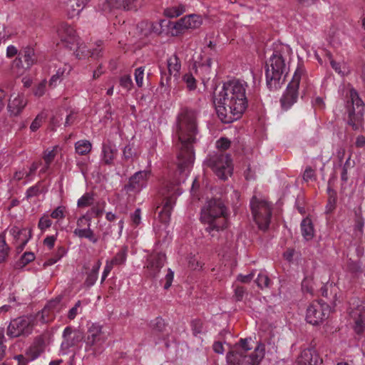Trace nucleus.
I'll return each instance as SVG.
<instances>
[{
	"label": "nucleus",
	"instance_id": "nucleus-1",
	"mask_svg": "<svg viewBox=\"0 0 365 365\" xmlns=\"http://www.w3.org/2000/svg\"><path fill=\"white\" fill-rule=\"evenodd\" d=\"M197 117V112L188 108H182L178 115L176 135L180 143L178 169L180 179L167 185L163 192L165 200L158 218L165 227L170 221L177 197L182 193L179 185L186 180L194 163L192 144L198 135Z\"/></svg>",
	"mask_w": 365,
	"mask_h": 365
},
{
	"label": "nucleus",
	"instance_id": "nucleus-2",
	"mask_svg": "<svg viewBox=\"0 0 365 365\" xmlns=\"http://www.w3.org/2000/svg\"><path fill=\"white\" fill-rule=\"evenodd\" d=\"M249 85L243 79L225 82L215 96L214 103L218 118L224 123L239 119L248 106Z\"/></svg>",
	"mask_w": 365,
	"mask_h": 365
},
{
	"label": "nucleus",
	"instance_id": "nucleus-3",
	"mask_svg": "<svg viewBox=\"0 0 365 365\" xmlns=\"http://www.w3.org/2000/svg\"><path fill=\"white\" fill-rule=\"evenodd\" d=\"M291 48L285 44L276 45L274 50L266 63V83L270 90H276L282 86L288 72L285 63L284 54H289Z\"/></svg>",
	"mask_w": 365,
	"mask_h": 365
},
{
	"label": "nucleus",
	"instance_id": "nucleus-4",
	"mask_svg": "<svg viewBox=\"0 0 365 365\" xmlns=\"http://www.w3.org/2000/svg\"><path fill=\"white\" fill-rule=\"evenodd\" d=\"M200 221L212 237L215 236V232L226 229L228 227V217L223 202L217 199L207 200L201 209Z\"/></svg>",
	"mask_w": 365,
	"mask_h": 365
},
{
	"label": "nucleus",
	"instance_id": "nucleus-5",
	"mask_svg": "<svg viewBox=\"0 0 365 365\" xmlns=\"http://www.w3.org/2000/svg\"><path fill=\"white\" fill-rule=\"evenodd\" d=\"M346 109L348 113V124L354 130H360L363 127L365 106L358 93L349 86L346 88Z\"/></svg>",
	"mask_w": 365,
	"mask_h": 365
},
{
	"label": "nucleus",
	"instance_id": "nucleus-6",
	"mask_svg": "<svg viewBox=\"0 0 365 365\" xmlns=\"http://www.w3.org/2000/svg\"><path fill=\"white\" fill-rule=\"evenodd\" d=\"M304 66L302 63H299L291 82L288 84L286 91L280 99L281 106L284 110H288L297 102L299 83L304 76Z\"/></svg>",
	"mask_w": 365,
	"mask_h": 365
},
{
	"label": "nucleus",
	"instance_id": "nucleus-7",
	"mask_svg": "<svg viewBox=\"0 0 365 365\" xmlns=\"http://www.w3.org/2000/svg\"><path fill=\"white\" fill-rule=\"evenodd\" d=\"M253 218L258 227L266 230L270 222L272 208L270 204L264 200L254 196L250 201Z\"/></svg>",
	"mask_w": 365,
	"mask_h": 365
},
{
	"label": "nucleus",
	"instance_id": "nucleus-8",
	"mask_svg": "<svg viewBox=\"0 0 365 365\" xmlns=\"http://www.w3.org/2000/svg\"><path fill=\"white\" fill-rule=\"evenodd\" d=\"M202 24L201 16L197 14L186 15L176 21H168V33L171 36H178L189 29H196Z\"/></svg>",
	"mask_w": 365,
	"mask_h": 365
},
{
	"label": "nucleus",
	"instance_id": "nucleus-9",
	"mask_svg": "<svg viewBox=\"0 0 365 365\" xmlns=\"http://www.w3.org/2000/svg\"><path fill=\"white\" fill-rule=\"evenodd\" d=\"M264 345L259 344L250 354L243 351L229 352L227 355L228 361L236 363L237 365H259L264 357Z\"/></svg>",
	"mask_w": 365,
	"mask_h": 365
},
{
	"label": "nucleus",
	"instance_id": "nucleus-10",
	"mask_svg": "<svg viewBox=\"0 0 365 365\" xmlns=\"http://www.w3.org/2000/svg\"><path fill=\"white\" fill-rule=\"evenodd\" d=\"M209 165L215 175L222 180H226L232 173V163L228 155H215L209 159Z\"/></svg>",
	"mask_w": 365,
	"mask_h": 365
},
{
	"label": "nucleus",
	"instance_id": "nucleus-11",
	"mask_svg": "<svg viewBox=\"0 0 365 365\" xmlns=\"http://www.w3.org/2000/svg\"><path fill=\"white\" fill-rule=\"evenodd\" d=\"M349 315L353 321L356 333L361 334L365 330V300L354 298L350 302Z\"/></svg>",
	"mask_w": 365,
	"mask_h": 365
},
{
	"label": "nucleus",
	"instance_id": "nucleus-12",
	"mask_svg": "<svg viewBox=\"0 0 365 365\" xmlns=\"http://www.w3.org/2000/svg\"><path fill=\"white\" fill-rule=\"evenodd\" d=\"M331 312L330 307L322 301L313 302L307 309L306 320L309 324L317 325L327 319Z\"/></svg>",
	"mask_w": 365,
	"mask_h": 365
},
{
	"label": "nucleus",
	"instance_id": "nucleus-13",
	"mask_svg": "<svg viewBox=\"0 0 365 365\" xmlns=\"http://www.w3.org/2000/svg\"><path fill=\"white\" fill-rule=\"evenodd\" d=\"M86 344L93 347L95 353L100 352L101 346L108 339V334L103 330V326L98 323H92L88 327Z\"/></svg>",
	"mask_w": 365,
	"mask_h": 365
},
{
	"label": "nucleus",
	"instance_id": "nucleus-14",
	"mask_svg": "<svg viewBox=\"0 0 365 365\" xmlns=\"http://www.w3.org/2000/svg\"><path fill=\"white\" fill-rule=\"evenodd\" d=\"M63 341L61 344V351L63 354H67L71 349H74L81 343L83 335V333L71 327H66L63 331Z\"/></svg>",
	"mask_w": 365,
	"mask_h": 365
},
{
	"label": "nucleus",
	"instance_id": "nucleus-15",
	"mask_svg": "<svg viewBox=\"0 0 365 365\" xmlns=\"http://www.w3.org/2000/svg\"><path fill=\"white\" fill-rule=\"evenodd\" d=\"M151 175V170L146 169L135 173L129 179L128 184L125 186L128 192H140L148 185V180Z\"/></svg>",
	"mask_w": 365,
	"mask_h": 365
},
{
	"label": "nucleus",
	"instance_id": "nucleus-16",
	"mask_svg": "<svg viewBox=\"0 0 365 365\" xmlns=\"http://www.w3.org/2000/svg\"><path fill=\"white\" fill-rule=\"evenodd\" d=\"M31 329V319L27 317H21L10 322L7 328V334L11 337H18L29 334Z\"/></svg>",
	"mask_w": 365,
	"mask_h": 365
},
{
	"label": "nucleus",
	"instance_id": "nucleus-17",
	"mask_svg": "<svg viewBox=\"0 0 365 365\" xmlns=\"http://www.w3.org/2000/svg\"><path fill=\"white\" fill-rule=\"evenodd\" d=\"M50 70L53 69L55 74H53L49 81V86L55 87L61 80L68 76L72 70L70 64L62 62L58 59H53L48 63Z\"/></svg>",
	"mask_w": 365,
	"mask_h": 365
},
{
	"label": "nucleus",
	"instance_id": "nucleus-18",
	"mask_svg": "<svg viewBox=\"0 0 365 365\" xmlns=\"http://www.w3.org/2000/svg\"><path fill=\"white\" fill-rule=\"evenodd\" d=\"M10 235L13 237L14 244L18 252H21L31 238V230L26 227L13 226L9 229Z\"/></svg>",
	"mask_w": 365,
	"mask_h": 365
},
{
	"label": "nucleus",
	"instance_id": "nucleus-19",
	"mask_svg": "<svg viewBox=\"0 0 365 365\" xmlns=\"http://www.w3.org/2000/svg\"><path fill=\"white\" fill-rule=\"evenodd\" d=\"M28 103V100L23 93H14L9 99L7 110L11 116L19 115Z\"/></svg>",
	"mask_w": 365,
	"mask_h": 365
},
{
	"label": "nucleus",
	"instance_id": "nucleus-20",
	"mask_svg": "<svg viewBox=\"0 0 365 365\" xmlns=\"http://www.w3.org/2000/svg\"><path fill=\"white\" fill-rule=\"evenodd\" d=\"M23 58L24 64L22 63V59L21 58H16L14 61V65L18 68L17 73L19 75H23L36 62L34 48L31 47L25 48Z\"/></svg>",
	"mask_w": 365,
	"mask_h": 365
},
{
	"label": "nucleus",
	"instance_id": "nucleus-21",
	"mask_svg": "<svg viewBox=\"0 0 365 365\" xmlns=\"http://www.w3.org/2000/svg\"><path fill=\"white\" fill-rule=\"evenodd\" d=\"M58 34L65 46L74 48L75 44H78V38L76 35L75 29L67 24L61 25L58 30Z\"/></svg>",
	"mask_w": 365,
	"mask_h": 365
},
{
	"label": "nucleus",
	"instance_id": "nucleus-22",
	"mask_svg": "<svg viewBox=\"0 0 365 365\" xmlns=\"http://www.w3.org/2000/svg\"><path fill=\"white\" fill-rule=\"evenodd\" d=\"M322 359L314 348H308L302 351L296 361L295 365H319Z\"/></svg>",
	"mask_w": 365,
	"mask_h": 365
},
{
	"label": "nucleus",
	"instance_id": "nucleus-23",
	"mask_svg": "<svg viewBox=\"0 0 365 365\" xmlns=\"http://www.w3.org/2000/svg\"><path fill=\"white\" fill-rule=\"evenodd\" d=\"M137 0H104L102 10L105 12L110 11L113 9H124L127 10L135 7Z\"/></svg>",
	"mask_w": 365,
	"mask_h": 365
},
{
	"label": "nucleus",
	"instance_id": "nucleus-24",
	"mask_svg": "<svg viewBox=\"0 0 365 365\" xmlns=\"http://www.w3.org/2000/svg\"><path fill=\"white\" fill-rule=\"evenodd\" d=\"M165 260L166 257L165 254L161 252L155 253L150 257L147 267L150 271V273L155 276L164 266Z\"/></svg>",
	"mask_w": 365,
	"mask_h": 365
},
{
	"label": "nucleus",
	"instance_id": "nucleus-25",
	"mask_svg": "<svg viewBox=\"0 0 365 365\" xmlns=\"http://www.w3.org/2000/svg\"><path fill=\"white\" fill-rule=\"evenodd\" d=\"M118 153V150L110 143H103L101 153V161L106 165H112Z\"/></svg>",
	"mask_w": 365,
	"mask_h": 365
},
{
	"label": "nucleus",
	"instance_id": "nucleus-26",
	"mask_svg": "<svg viewBox=\"0 0 365 365\" xmlns=\"http://www.w3.org/2000/svg\"><path fill=\"white\" fill-rule=\"evenodd\" d=\"M91 0H68L66 10L71 18L79 15Z\"/></svg>",
	"mask_w": 365,
	"mask_h": 365
},
{
	"label": "nucleus",
	"instance_id": "nucleus-27",
	"mask_svg": "<svg viewBox=\"0 0 365 365\" xmlns=\"http://www.w3.org/2000/svg\"><path fill=\"white\" fill-rule=\"evenodd\" d=\"M73 49L74 50L76 57L78 59L86 58L89 56L96 58L101 51V49H96L91 53L87 49V46L83 43H81L80 41H78V44H75L74 48Z\"/></svg>",
	"mask_w": 365,
	"mask_h": 365
},
{
	"label": "nucleus",
	"instance_id": "nucleus-28",
	"mask_svg": "<svg viewBox=\"0 0 365 365\" xmlns=\"http://www.w3.org/2000/svg\"><path fill=\"white\" fill-rule=\"evenodd\" d=\"M167 64L169 74L178 80L181 70V62L178 56L176 54L170 56L167 61Z\"/></svg>",
	"mask_w": 365,
	"mask_h": 365
},
{
	"label": "nucleus",
	"instance_id": "nucleus-29",
	"mask_svg": "<svg viewBox=\"0 0 365 365\" xmlns=\"http://www.w3.org/2000/svg\"><path fill=\"white\" fill-rule=\"evenodd\" d=\"M101 266L100 260L97 261L96 263L93 266L91 270L88 272L84 284L87 287H91L93 286L98 279V272Z\"/></svg>",
	"mask_w": 365,
	"mask_h": 365
},
{
	"label": "nucleus",
	"instance_id": "nucleus-30",
	"mask_svg": "<svg viewBox=\"0 0 365 365\" xmlns=\"http://www.w3.org/2000/svg\"><path fill=\"white\" fill-rule=\"evenodd\" d=\"M73 234L80 238L88 239L93 244L98 242L97 237L90 227H87L86 228L76 227L73 231Z\"/></svg>",
	"mask_w": 365,
	"mask_h": 365
},
{
	"label": "nucleus",
	"instance_id": "nucleus-31",
	"mask_svg": "<svg viewBox=\"0 0 365 365\" xmlns=\"http://www.w3.org/2000/svg\"><path fill=\"white\" fill-rule=\"evenodd\" d=\"M301 231L303 237L306 240H310L313 238L314 230L312 220L309 218H305L302 221Z\"/></svg>",
	"mask_w": 365,
	"mask_h": 365
},
{
	"label": "nucleus",
	"instance_id": "nucleus-32",
	"mask_svg": "<svg viewBox=\"0 0 365 365\" xmlns=\"http://www.w3.org/2000/svg\"><path fill=\"white\" fill-rule=\"evenodd\" d=\"M128 257L127 247H123L111 259H108V262L114 266L124 265L126 262Z\"/></svg>",
	"mask_w": 365,
	"mask_h": 365
},
{
	"label": "nucleus",
	"instance_id": "nucleus-33",
	"mask_svg": "<svg viewBox=\"0 0 365 365\" xmlns=\"http://www.w3.org/2000/svg\"><path fill=\"white\" fill-rule=\"evenodd\" d=\"M185 6L182 4L170 6L165 8L163 14L168 18H177L185 12Z\"/></svg>",
	"mask_w": 365,
	"mask_h": 365
},
{
	"label": "nucleus",
	"instance_id": "nucleus-34",
	"mask_svg": "<svg viewBox=\"0 0 365 365\" xmlns=\"http://www.w3.org/2000/svg\"><path fill=\"white\" fill-rule=\"evenodd\" d=\"M92 150V143L87 140H80L75 143V151L80 155H86Z\"/></svg>",
	"mask_w": 365,
	"mask_h": 365
},
{
	"label": "nucleus",
	"instance_id": "nucleus-35",
	"mask_svg": "<svg viewBox=\"0 0 365 365\" xmlns=\"http://www.w3.org/2000/svg\"><path fill=\"white\" fill-rule=\"evenodd\" d=\"M212 61L210 58H207L202 63L196 65V71L201 73L203 75V78H209V75L211 72Z\"/></svg>",
	"mask_w": 365,
	"mask_h": 365
},
{
	"label": "nucleus",
	"instance_id": "nucleus-36",
	"mask_svg": "<svg viewBox=\"0 0 365 365\" xmlns=\"http://www.w3.org/2000/svg\"><path fill=\"white\" fill-rule=\"evenodd\" d=\"M327 55L330 60V63L331 67L334 69V71L338 73L341 76L346 75L349 73V68L345 63H336L334 61L331 55L329 52L327 53Z\"/></svg>",
	"mask_w": 365,
	"mask_h": 365
},
{
	"label": "nucleus",
	"instance_id": "nucleus-37",
	"mask_svg": "<svg viewBox=\"0 0 365 365\" xmlns=\"http://www.w3.org/2000/svg\"><path fill=\"white\" fill-rule=\"evenodd\" d=\"M9 250L10 248L6 242V235L1 232L0 233V263L6 259Z\"/></svg>",
	"mask_w": 365,
	"mask_h": 365
},
{
	"label": "nucleus",
	"instance_id": "nucleus-38",
	"mask_svg": "<svg viewBox=\"0 0 365 365\" xmlns=\"http://www.w3.org/2000/svg\"><path fill=\"white\" fill-rule=\"evenodd\" d=\"M58 150V146H54L51 149H46L43 154V160L46 163L45 168L41 171L45 172L49 167L51 163L56 157Z\"/></svg>",
	"mask_w": 365,
	"mask_h": 365
},
{
	"label": "nucleus",
	"instance_id": "nucleus-39",
	"mask_svg": "<svg viewBox=\"0 0 365 365\" xmlns=\"http://www.w3.org/2000/svg\"><path fill=\"white\" fill-rule=\"evenodd\" d=\"M47 114L45 112H41L38 113L34 120L32 121L30 125V130L31 132H36L46 120Z\"/></svg>",
	"mask_w": 365,
	"mask_h": 365
},
{
	"label": "nucleus",
	"instance_id": "nucleus-40",
	"mask_svg": "<svg viewBox=\"0 0 365 365\" xmlns=\"http://www.w3.org/2000/svg\"><path fill=\"white\" fill-rule=\"evenodd\" d=\"M354 165V162L351 161V156H349V158L346 159V162L344 163V165L341 168V180L346 182H347L349 179L348 175V171L351 169Z\"/></svg>",
	"mask_w": 365,
	"mask_h": 365
},
{
	"label": "nucleus",
	"instance_id": "nucleus-41",
	"mask_svg": "<svg viewBox=\"0 0 365 365\" xmlns=\"http://www.w3.org/2000/svg\"><path fill=\"white\" fill-rule=\"evenodd\" d=\"M35 259V255L31 252H26L21 257L19 262L16 263L17 268H23L29 263L31 262Z\"/></svg>",
	"mask_w": 365,
	"mask_h": 365
},
{
	"label": "nucleus",
	"instance_id": "nucleus-42",
	"mask_svg": "<svg viewBox=\"0 0 365 365\" xmlns=\"http://www.w3.org/2000/svg\"><path fill=\"white\" fill-rule=\"evenodd\" d=\"M364 225V220L361 215V213L356 212L355 222H354V233L356 236L361 235L363 233V228Z\"/></svg>",
	"mask_w": 365,
	"mask_h": 365
},
{
	"label": "nucleus",
	"instance_id": "nucleus-43",
	"mask_svg": "<svg viewBox=\"0 0 365 365\" xmlns=\"http://www.w3.org/2000/svg\"><path fill=\"white\" fill-rule=\"evenodd\" d=\"M93 194L86 192L78 200L77 205L79 207H86L91 205L93 202Z\"/></svg>",
	"mask_w": 365,
	"mask_h": 365
},
{
	"label": "nucleus",
	"instance_id": "nucleus-44",
	"mask_svg": "<svg viewBox=\"0 0 365 365\" xmlns=\"http://www.w3.org/2000/svg\"><path fill=\"white\" fill-rule=\"evenodd\" d=\"M270 279L265 272H260L257 277L256 283L257 286L261 288H266L269 284Z\"/></svg>",
	"mask_w": 365,
	"mask_h": 365
},
{
	"label": "nucleus",
	"instance_id": "nucleus-45",
	"mask_svg": "<svg viewBox=\"0 0 365 365\" xmlns=\"http://www.w3.org/2000/svg\"><path fill=\"white\" fill-rule=\"evenodd\" d=\"M182 81L186 83L187 88L189 91H193L196 88V80L192 73H187L184 74L182 76Z\"/></svg>",
	"mask_w": 365,
	"mask_h": 365
},
{
	"label": "nucleus",
	"instance_id": "nucleus-46",
	"mask_svg": "<svg viewBox=\"0 0 365 365\" xmlns=\"http://www.w3.org/2000/svg\"><path fill=\"white\" fill-rule=\"evenodd\" d=\"M82 312L81 302L77 301L73 307L68 312L67 317L70 319H74L76 316Z\"/></svg>",
	"mask_w": 365,
	"mask_h": 365
},
{
	"label": "nucleus",
	"instance_id": "nucleus-47",
	"mask_svg": "<svg viewBox=\"0 0 365 365\" xmlns=\"http://www.w3.org/2000/svg\"><path fill=\"white\" fill-rule=\"evenodd\" d=\"M168 21L165 20H160L158 22L150 23V31L152 33L160 34L162 33V28L163 26L167 27Z\"/></svg>",
	"mask_w": 365,
	"mask_h": 365
},
{
	"label": "nucleus",
	"instance_id": "nucleus-48",
	"mask_svg": "<svg viewBox=\"0 0 365 365\" xmlns=\"http://www.w3.org/2000/svg\"><path fill=\"white\" fill-rule=\"evenodd\" d=\"M41 353V350L40 348L36 345H34L28 349L26 354V357H28V361H34L40 356Z\"/></svg>",
	"mask_w": 365,
	"mask_h": 365
},
{
	"label": "nucleus",
	"instance_id": "nucleus-49",
	"mask_svg": "<svg viewBox=\"0 0 365 365\" xmlns=\"http://www.w3.org/2000/svg\"><path fill=\"white\" fill-rule=\"evenodd\" d=\"M66 254V250L63 247H59L56 255L53 257L48 259L45 262V265L51 266L56 263L61 258Z\"/></svg>",
	"mask_w": 365,
	"mask_h": 365
},
{
	"label": "nucleus",
	"instance_id": "nucleus-50",
	"mask_svg": "<svg viewBox=\"0 0 365 365\" xmlns=\"http://www.w3.org/2000/svg\"><path fill=\"white\" fill-rule=\"evenodd\" d=\"M313 279L311 277H305L302 282V288L303 292L309 293L311 294L314 292Z\"/></svg>",
	"mask_w": 365,
	"mask_h": 365
},
{
	"label": "nucleus",
	"instance_id": "nucleus-51",
	"mask_svg": "<svg viewBox=\"0 0 365 365\" xmlns=\"http://www.w3.org/2000/svg\"><path fill=\"white\" fill-rule=\"evenodd\" d=\"M105 202L101 203H98L97 205L93 206L91 209L87 212L88 215H93L95 217H100L103 212V208L105 205Z\"/></svg>",
	"mask_w": 365,
	"mask_h": 365
},
{
	"label": "nucleus",
	"instance_id": "nucleus-52",
	"mask_svg": "<svg viewBox=\"0 0 365 365\" xmlns=\"http://www.w3.org/2000/svg\"><path fill=\"white\" fill-rule=\"evenodd\" d=\"M13 34V31L9 28L0 25V43L9 39Z\"/></svg>",
	"mask_w": 365,
	"mask_h": 365
},
{
	"label": "nucleus",
	"instance_id": "nucleus-53",
	"mask_svg": "<svg viewBox=\"0 0 365 365\" xmlns=\"http://www.w3.org/2000/svg\"><path fill=\"white\" fill-rule=\"evenodd\" d=\"M120 85L126 91H130L133 88V81L130 76L125 75L120 78Z\"/></svg>",
	"mask_w": 365,
	"mask_h": 365
},
{
	"label": "nucleus",
	"instance_id": "nucleus-54",
	"mask_svg": "<svg viewBox=\"0 0 365 365\" xmlns=\"http://www.w3.org/2000/svg\"><path fill=\"white\" fill-rule=\"evenodd\" d=\"M52 225L51 220L49 219L48 215H43L39 220L38 227L42 231L44 232L46 229L50 227Z\"/></svg>",
	"mask_w": 365,
	"mask_h": 365
},
{
	"label": "nucleus",
	"instance_id": "nucleus-55",
	"mask_svg": "<svg viewBox=\"0 0 365 365\" xmlns=\"http://www.w3.org/2000/svg\"><path fill=\"white\" fill-rule=\"evenodd\" d=\"M91 217L88 213L80 217L76 222L77 227L83 228L84 226L91 227Z\"/></svg>",
	"mask_w": 365,
	"mask_h": 365
},
{
	"label": "nucleus",
	"instance_id": "nucleus-56",
	"mask_svg": "<svg viewBox=\"0 0 365 365\" xmlns=\"http://www.w3.org/2000/svg\"><path fill=\"white\" fill-rule=\"evenodd\" d=\"M4 329L0 328V361L4 358L6 354V346L5 342Z\"/></svg>",
	"mask_w": 365,
	"mask_h": 365
},
{
	"label": "nucleus",
	"instance_id": "nucleus-57",
	"mask_svg": "<svg viewBox=\"0 0 365 365\" xmlns=\"http://www.w3.org/2000/svg\"><path fill=\"white\" fill-rule=\"evenodd\" d=\"M144 68L139 67L135 71V80L138 87H142L143 85Z\"/></svg>",
	"mask_w": 365,
	"mask_h": 365
},
{
	"label": "nucleus",
	"instance_id": "nucleus-58",
	"mask_svg": "<svg viewBox=\"0 0 365 365\" xmlns=\"http://www.w3.org/2000/svg\"><path fill=\"white\" fill-rule=\"evenodd\" d=\"M66 208L63 206H58L51 214V217L53 219L61 220L65 217Z\"/></svg>",
	"mask_w": 365,
	"mask_h": 365
},
{
	"label": "nucleus",
	"instance_id": "nucleus-59",
	"mask_svg": "<svg viewBox=\"0 0 365 365\" xmlns=\"http://www.w3.org/2000/svg\"><path fill=\"white\" fill-rule=\"evenodd\" d=\"M230 145V141L225 138H221L216 142V147L219 150H227Z\"/></svg>",
	"mask_w": 365,
	"mask_h": 365
},
{
	"label": "nucleus",
	"instance_id": "nucleus-60",
	"mask_svg": "<svg viewBox=\"0 0 365 365\" xmlns=\"http://www.w3.org/2000/svg\"><path fill=\"white\" fill-rule=\"evenodd\" d=\"M38 168V163H34L29 168H26V181L31 180L33 175L35 174Z\"/></svg>",
	"mask_w": 365,
	"mask_h": 365
},
{
	"label": "nucleus",
	"instance_id": "nucleus-61",
	"mask_svg": "<svg viewBox=\"0 0 365 365\" xmlns=\"http://www.w3.org/2000/svg\"><path fill=\"white\" fill-rule=\"evenodd\" d=\"M192 330L193 334L197 336L202 332V324L200 320H193L192 322Z\"/></svg>",
	"mask_w": 365,
	"mask_h": 365
},
{
	"label": "nucleus",
	"instance_id": "nucleus-62",
	"mask_svg": "<svg viewBox=\"0 0 365 365\" xmlns=\"http://www.w3.org/2000/svg\"><path fill=\"white\" fill-rule=\"evenodd\" d=\"M174 278V272L171 270V269H168V272L165 277V284L164 289H168L172 284Z\"/></svg>",
	"mask_w": 365,
	"mask_h": 365
},
{
	"label": "nucleus",
	"instance_id": "nucleus-63",
	"mask_svg": "<svg viewBox=\"0 0 365 365\" xmlns=\"http://www.w3.org/2000/svg\"><path fill=\"white\" fill-rule=\"evenodd\" d=\"M46 81L44 80L41 82L34 89V95L37 97L42 96L46 91Z\"/></svg>",
	"mask_w": 365,
	"mask_h": 365
},
{
	"label": "nucleus",
	"instance_id": "nucleus-64",
	"mask_svg": "<svg viewBox=\"0 0 365 365\" xmlns=\"http://www.w3.org/2000/svg\"><path fill=\"white\" fill-rule=\"evenodd\" d=\"M113 268V266L108 262V260H106V265L104 267L102 276H101V283H103V282L106 280L107 277L109 275L110 271Z\"/></svg>",
	"mask_w": 365,
	"mask_h": 365
}]
</instances>
